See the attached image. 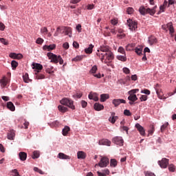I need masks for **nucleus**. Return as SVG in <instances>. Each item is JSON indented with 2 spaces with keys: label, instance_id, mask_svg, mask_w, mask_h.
Segmentation results:
<instances>
[{
  "label": "nucleus",
  "instance_id": "1",
  "mask_svg": "<svg viewBox=\"0 0 176 176\" xmlns=\"http://www.w3.org/2000/svg\"><path fill=\"white\" fill-rule=\"evenodd\" d=\"M96 56H98L100 61L107 64L108 67L112 65L111 63H112V60L115 58L113 53L111 51L106 53L96 52Z\"/></svg>",
  "mask_w": 176,
  "mask_h": 176
},
{
  "label": "nucleus",
  "instance_id": "2",
  "mask_svg": "<svg viewBox=\"0 0 176 176\" xmlns=\"http://www.w3.org/2000/svg\"><path fill=\"white\" fill-rule=\"evenodd\" d=\"M47 57L51 60V63H54V64H59L63 65L64 64V60L61 58V56H57L52 52H48L47 54Z\"/></svg>",
  "mask_w": 176,
  "mask_h": 176
},
{
  "label": "nucleus",
  "instance_id": "3",
  "mask_svg": "<svg viewBox=\"0 0 176 176\" xmlns=\"http://www.w3.org/2000/svg\"><path fill=\"white\" fill-rule=\"evenodd\" d=\"M157 8V6H154L153 8H146L144 6H141L139 8V12L140 14L144 15V14H151V16H153L155 13H156V8Z\"/></svg>",
  "mask_w": 176,
  "mask_h": 176
},
{
  "label": "nucleus",
  "instance_id": "4",
  "mask_svg": "<svg viewBox=\"0 0 176 176\" xmlns=\"http://www.w3.org/2000/svg\"><path fill=\"white\" fill-rule=\"evenodd\" d=\"M160 85L159 84H157L155 85V91L157 93V96H158V98L160 100H166V98H168V97H171V96H174L175 93L173 92H169L168 93V96H163V93H162V89H159L157 87H159Z\"/></svg>",
  "mask_w": 176,
  "mask_h": 176
},
{
  "label": "nucleus",
  "instance_id": "5",
  "mask_svg": "<svg viewBox=\"0 0 176 176\" xmlns=\"http://www.w3.org/2000/svg\"><path fill=\"white\" fill-rule=\"evenodd\" d=\"M62 105H65L71 109H75V105H74V100L68 98H64L60 101Z\"/></svg>",
  "mask_w": 176,
  "mask_h": 176
},
{
  "label": "nucleus",
  "instance_id": "6",
  "mask_svg": "<svg viewBox=\"0 0 176 176\" xmlns=\"http://www.w3.org/2000/svg\"><path fill=\"white\" fill-rule=\"evenodd\" d=\"M126 24L129 26V30H131V31H135V30H137L138 28L137 22L131 19H128Z\"/></svg>",
  "mask_w": 176,
  "mask_h": 176
},
{
  "label": "nucleus",
  "instance_id": "7",
  "mask_svg": "<svg viewBox=\"0 0 176 176\" xmlns=\"http://www.w3.org/2000/svg\"><path fill=\"white\" fill-rule=\"evenodd\" d=\"M112 142L116 145H119V146H123V143L124 142L123 138L120 136H116L113 138Z\"/></svg>",
  "mask_w": 176,
  "mask_h": 176
},
{
  "label": "nucleus",
  "instance_id": "8",
  "mask_svg": "<svg viewBox=\"0 0 176 176\" xmlns=\"http://www.w3.org/2000/svg\"><path fill=\"white\" fill-rule=\"evenodd\" d=\"M109 164V159L107 157H102L98 163L99 167H107Z\"/></svg>",
  "mask_w": 176,
  "mask_h": 176
},
{
  "label": "nucleus",
  "instance_id": "9",
  "mask_svg": "<svg viewBox=\"0 0 176 176\" xmlns=\"http://www.w3.org/2000/svg\"><path fill=\"white\" fill-rule=\"evenodd\" d=\"M158 164L162 168H167V166H168V159L162 158L161 161H158Z\"/></svg>",
  "mask_w": 176,
  "mask_h": 176
},
{
  "label": "nucleus",
  "instance_id": "10",
  "mask_svg": "<svg viewBox=\"0 0 176 176\" xmlns=\"http://www.w3.org/2000/svg\"><path fill=\"white\" fill-rule=\"evenodd\" d=\"M108 52H111V48L108 45H101L98 50L97 53H108Z\"/></svg>",
  "mask_w": 176,
  "mask_h": 176
},
{
  "label": "nucleus",
  "instance_id": "11",
  "mask_svg": "<svg viewBox=\"0 0 176 176\" xmlns=\"http://www.w3.org/2000/svg\"><path fill=\"white\" fill-rule=\"evenodd\" d=\"M112 104L114 107H118L120 104H126V101L123 99H113L112 100Z\"/></svg>",
  "mask_w": 176,
  "mask_h": 176
},
{
  "label": "nucleus",
  "instance_id": "12",
  "mask_svg": "<svg viewBox=\"0 0 176 176\" xmlns=\"http://www.w3.org/2000/svg\"><path fill=\"white\" fill-rule=\"evenodd\" d=\"M33 69L34 70L35 73H39L41 69H43V66L39 63H32Z\"/></svg>",
  "mask_w": 176,
  "mask_h": 176
},
{
  "label": "nucleus",
  "instance_id": "13",
  "mask_svg": "<svg viewBox=\"0 0 176 176\" xmlns=\"http://www.w3.org/2000/svg\"><path fill=\"white\" fill-rule=\"evenodd\" d=\"M62 30L65 32V35H69V38H71L72 35V28L68 26H62Z\"/></svg>",
  "mask_w": 176,
  "mask_h": 176
},
{
  "label": "nucleus",
  "instance_id": "14",
  "mask_svg": "<svg viewBox=\"0 0 176 176\" xmlns=\"http://www.w3.org/2000/svg\"><path fill=\"white\" fill-rule=\"evenodd\" d=\"M10 57L14 60H21V58H23V54L12 52L10 54Z\"/></svg>",
  "mask_w": 176,
  "mask_h": 176
},
{
  "label": "nucleus",
  "instance_id": "15",
  "mask_svg": "<svg viewBox=\"0 0 176 176\" xmlns=\"http://www.w3.org/2000/svg\"><path fill=\"white\" fill-rule=\"evenodd\" d=\"M166 27L169 30V34L170 36L172 37L174 36L175 30H174V26H173V23L172 22L168 23L166 24Z\"/></svg>",
  "mask_w": 176,
  "mask_h": 176
},
{
  "label": "nucleus",
  "instance_id": "16",
  "mask_svg": "<svg viewBox=\"0 0 176 176\" xmlns=\"http://www.w3.org/2000/svg\"><path fill=\"white\" fill-rule=\"evenodd\" d=\"M135 127L138 131H139L140 135H145V129L142 127V126H141V124L138 123L135 124Z\"/></svg>",
  "mask_w": 176,
  "mask_h": 176
},
{
  "label": "nucleus",
  "instance_id": "17",
  "mask_svg": "<svg viewBox=\"0 0 176 176\" xmlns=\"http://www.w3.org/2000/svg\"><path fill=\"white\" fill-rule=\"evenodd\" d=\"M15 135H16V131H14V130H10L8 133L7 138L8 140H14Z\"/></svg>",
  "mask_w": 176,
  "mask_h": 176
},
{
  "label": "nucleus",
  "instance_id": "18",
  "mask_svg": "<svg viewBox=\"0 0 176 176\" xmlns=\"http://www.w3.org/2000/svg\"><path fill=\"white\" fill-rule=\"evenodd\" d=\"M115 112L111 113V117L109 118V121L111 122L113 124H115L116 120L119 119V117L115 116Z\"/></svg>",
  "mask_w": 176,
  "mask_h": 176
},
{
  "label": "nucleus",
  "instance_id": "19",
  "mask_svg": "<svg viewBox=\"0 0 176 176\" xmlns=\"http://www.w3.org/2000/svg\"><path fill=\"white\" fill-rule=\"evenodd\" d=\"M128 94H129V96L128 97V100L129 101L135 102V101H137V100H138V98H137V95H135V94L128 93Z\"/></svg>",
  "mask_w": 176,
  "mask_h": 176
},
{
  "label": "nucleus",
  "instance_id": "20",
  "mask_svg": "<svg viewBox=\"0 0 176 176\" xmlns=\"http://www.w3.org/2000/svg\"><path fill=\"white\" fill-rule=\"evenodd\" d=\"M99 145H106L107 146H111V141L108 139H102L99 141Z\"/></svg>",
  "mask_w": 176,
  "mask_h": 176
},
{
  "label": "nucleus",
  "instance_id": "21",
  "mask_svg": "<svg viewBox=\"0 0 176 176\" xmlns=\"http://www.w3.org/2000/svg\"><path fill=\"white\" fill-rule=\"evenodd\" d=\"M43 49V50H48V52H50V50H54L56 49V45L52 44L50 45H44Z\"/></svg>",
  "mask_w": 176,
  "mask_h": 176
},
{
  "label": "nucleus",
  "instance_id": "22",
  "mask_svg": "<svg viewBox=\"0 0 176 176\" xmlns=\"http://www.w3.org/2000/svg\"><path fill=\"white\" fill-rule=\"evenodd\" d=\"M148 43L151 45H154V43H157V38L153 36L148 37Z\"/></svg>",
  "mask_w": 176,
  "mask_h": 176
},
{
  "label": "nucleus",
  "instance_id": "23",
  "mask_svg": "<svg viewBox=\"0 0 176 176\" xmlns=\"http://www.w3.org/2000/svg\"><path fill=\"white\" fill-rule=\"evenodd\" d=\"M8 82L9 81L8 80V78L6 77H3L2 79L0 80L1 87H6Z\"/></svg>",
  "mask_w": 176,
  "mask_h": 176
},
{
  "label": "nucleus",
  "instance_id": "24",
  "mask_svg": "<svg viewBox=\"0 0 176 176\" xmlns=\"http://www.w3.org/2000/svg\"><path fill=\"white\" fill-rule=\"evenodd\" d=\"M109 98V94H102L100 95V102H105Z\"/></svg>",
  "mask_w": 176,
  "mask_h": 176
},
{
  "label": "nucleus",
  "instance_id": "25",
  "mask_svg": "<svg viewBox=\"0 0 176 176\" xmlns=\"http://www.w3.org/2000/svg\"><path fill=\"white\" fill-rule=\"evenodd\" d=\"M19 159L22 162H25V160H27V153L25 152H20L19 154Z\"/></svg>",
  "mask_w": 176,
  "mask_h": 176
},
{
  "label": "nucleus",
  "instance_id": "26",
  "mask_svg": "<svg viewBox=\"0 0 176 176\" xmlns=\"http://www.w3.org/2000/svg\"><path fill=\"white\" fill-rule=\"evenodd\" d=\"M7 108L10 109V111H12V112L16 111V107L12 102H7Z\"/></svg>",
  "mask_w": 176,
  "mask_h": 176
},
{
  "label": "nucleus",
  "instance_id": "27",
  "mask_svg": "<svg viewBox=\"0 0 176 176\" xmlns=\"http://www.w3.org/2000/svg\"><path fill=\"white\" fill-rule=\"evenodd\" d=\"M93 47H94V45L90 44L88 48L85 49V52L87 54H91L93 53Z\"/></svg>",
  "mask_w": 176,
  "mask_h": 176
},
{
  "label": "nucleus",
  "instance_id": "28",
  "mask_svg": "<svg viewBox=\"0 0 176 176\" xmlns=\"http://www.w3.org/2000/svg\"><path fill=\"white\" fill-rule=\"evenodd\" d=\"M94 108L96 111H102V109H104V105L100 103H95Z\"/></svg>",
  "mask_w": 176,
  "mask_h": 176
},
{
  "label": "nucleus",
  "instance_id": "29",
  "mask_svg": "<svg viewBox=\"0 0 176 176\" xmlns=\"http://www.w3.org/2000/svg\"><path fill=\"white\" fill-rule=\"evenodd\" d=\"M116 58H117V60H119L120 61H122V63L127 61V57L126 56V54L118 55L116 56Z\"/></svg>",
  "mask_w": 176,
  "mask_h": 176
},
{
  "label": "nucleus",
  "instance_id": "30",
  "mask_svg": "<svg viewBox=\"0 0 176 176\" xmlns=\"http://www.w3.org/2000/svg\"><path fill=\"white\" fill-rule=\"evenodd\" d=\"M89 100H94V101H98V96L97 94H89L88 96Z\"/></svg>",
  "mask_w": 176,
  "mask_h": 176
},
{
  "label": "nucleus",
  "instance_id": "31",
  "mask_svg": "<svg viewBox=\"0 0 176 176\" xmlns=\"http://www.w3.org/2000/svg\"><path fill=\"white\" fill-rule=\"evenodd\" d=\"M58 157L59 159H62V160H69V159H71V157L64 154L63 153H59L58 155Z\"/></svg>",
  "mask_w": 176,
  "mask_h": 176
},
{
  "label": "nucleus",
  "instance_id": "32",
  "mask_svg": "<svg viewBox=\"0 0 176 176\" xmlns=\"http://www.w3.org/2000/svg\"><path fill=\"white\" fill-rule=\"evenodd\" d=\"M78 159H86V153L83 151H78L77 153Z\"/></svg>",
  "mask_w": 176,
  "mask_h": 176
},
{
  "label": "nucleus",
  "instance_id": "33",
  "mask_svg": "<svg viewBox=\"0 0 176 176\" xmlns=\"http://www.w3.org/2000/svg\"><path fill=\"white\" fill-rule=\"evenodd\" d=\"M134 47H135V43L128 44L126 46V50L127 52H131V50H133L134 49Z\"/></svg>",
  "mask_w": 176,
  "mask_h": 176
},
{
  "label": "nucleus",
  "instance_id": "34",
  "mask_svg": "<svg viewBox=\"0 0 176 176\" xmlns=\"http://www.w3.org/2000/svg\"><path fill=\"white\" fill-rule=\"evenodd\" d=\"M58 111H60V112H62L63 113H65V112L68 111V108L63 105H58Z\"/></svg>",
  "mask_w": 176,
  "mask_h": 176
},
{
  "label": "nucleus",
  "instance_id": "35",
  "mask_svg": "<svg viewBox=\"0 0 176 176\" xmlns=\"http://www.w3.org/2000/svg\"><path fill=\"white\" fill-rule=\"evenodd\" d=\"M23 81L25 83H30L31 82V80L30 79V77L28 76V74L26 73L24 76H23Z\"/></svg>",
  "mask_w": 176,
  "mask_h": 176
},
{
  "label": "nucleus",
  "instance_id": "36",
  "mask_svg": "<svg viewBox=\"0 0 176 176\" xmlns=\"http://www.w3.org/2000/svg\"><path fill=\"white\" fill-rule=\"evenodd\" d=\"M110 166L111 167H116V166H118V161L115 159H111L110 161Z\"/></svg>",
  "mask_w": 176,
  "mask_h": 176
},
{
  "label": "nucleus",
  "instance_id": "37",
  "mask_svg": "<svg viewBox=\"0 0 176 176\" xmlns=\"http://www.w3.org/2000/svg\"><path fill=\"white\" fill-rule=\"evenodd\" d=\"M50 127H58V126H60V122L58 120L54 121L53 122L50 124Z\"/></svg>",
  "mask_w": 176,
  "mask_h": 176
},
{
  "label": "nucleus",
  "instance_id": "38",
  "mask_svg": "<svg viewBox=\"0 0 176 176\" xmlns=\"http://www.w3.org/2000/svg\"><path fill=\"white\" fill-rule=\"evenodd\" d=\"M11 66L12 69H16V68H17V67H19V63H17V61L16 60H12L11 62Z\"/></svg>",
  "mask_w": 176,
  "mask_h": 176
},
{
  "label": "nucleus",
  "instance_id": "39",
  "mask_svg": "<svg viewBox=\"0 0 176 176\" xmlns=\"http://www.w3.org/2000/svg\"><path fill=\"white\" fill-rule=\"evenodd\" d=\"M70 128L68 126H65V128L63 129V135H67L68 134V132L69 131Z\"/></svg>",
  "mask_w": 176,
  "mask_h": 176
},
{
  "label": "nucleus",
  "instance_id": "40",
  "mask_svg": "<svg viewBox=\"0 0 176 176\" xmlns=\"http://www.w3.org/2000/svg\"><path fill=\"white\" fill-rule=\"evenodd\" d=\"M36 75V79L39 80V79H45V75L39 73H35Z\"/></svg>",
  "mask_w": 176,
  "mask_h": 176
},
{
  "label": "nucleus",
  "instance_id": "41",
  "mask_svg": "<svg viewBox=\"0 0 176 176\" xmlns=\"http://www.w3.org/2000/svg\"><path fill=\"white\" fill-rule=\"evenodd\" d=\"M135 52L138 54V56H141V54H142V48L141 47H136L135 49Z\"/></svg>",
  "mask_w": 176,
  "mask_h": 176
},
{
  "label": "nucleus",
  "instance_id": "42",
  "mask_svg": "<svg viewBox=\"0 0 176 176\" xmlns=\"http://www.w3.org/2000/svg\"><path fill=\"white\" fill-rule=\"evenodd\" d=\"M155 133V126L150 125V129L148 130V135H152Z\"/></svg>",
  "mask_w": 176,
  "mask_h": 176
},
{
  "label": "nucleus",
  "instance_id": "43",
  "mask_svg": "<svg viewBox=\"0 0 176 176\" xmlns=\"http://www.w3.org/2000/svg\"><path fill=\"white\" fill-rule=\"evenodd\" d=\"M11 173H12V176H20V174L19 173V171L17 169H13L11 170Z\"/></svg>",
  "mask_w": 176,
  "mask_h": 176
},
{
  "label": "nucleus",
  "instance_id": "44",
  "mask_svg": "<svg viewBox=\"0 0 176 176\" xmlns=\"http://www.w3.org/2000/svg\"><path fill=\"white\" fill-rule=\"evenodd\" d=\"M97 65H94L92 68L90 69L89 72L90 74H96L97 72Z\"/></svg>",
  "mask_w": 176,
  "mask_h": 176
},
{
  "label": "nucleus",
  "instance_id": "45",
  "mask_svg": "<svg viewBox=\"0 0 176 176\" xmlns=\"http://www.w3.org/2000/svg\"><path fill=\"white\" fill-rule=\"evenodd\" d=\"M49 30H47V28L46 27H43L41 29V34H44V35H46V34H47Z\"/></svg>",
  "mask_w": 176,
  "mask_h": 176
},
{
  "label": "nucleus",
  "instance_id": "46",
  "mask_svg": "<svg viewBox=\"0 0 176 176\" xmlns=\"http://www.w3.org/2000/svg\"><path fill=\"white\" fill-rule=\"evenodd\" d=\"M168 170H169V171L174 173V171H175V166H174V164H170L168 166Z\"/></svg>",
  "mask_w": 176,
  "mask_h": 176
},
{
  "label": "nucleus",
  "instance_id": "47",
  "mask_svg": "<svg viewBox=\"0 0 176 176\" xmlns=\"http://www.w3.org/2000/svg\"><path fill=\"white\" fill-rule=\"evenodd\" d=\"M39 157V151H34L32 159H38Z\"/></svg>",
  "mask_w": 176,
  "mask_h": 176
},
{
  "label": "nucleus",
  "instance_id": "48",
  "mask_svg": "<svg viewBox=\"0 0 176 176\" xmlns=\"http://www.w3.org/2000/svg\"><path fill=\"white\" fill-rule=\"evenodd\" d=\"M118 53H121V54H126V51L123 47H120L118 50Z\"/></svg>",
  "mask_w": 176,
  "mask_h": 176
},
{
  "label": "nucleus",
  "instance_id": "49",
  "mask_svg": "<svg viewBox=\"0 0 176 176\" xmlns=\"http://www.w3.org/2000/svg\"><path fill=\"white\" fill-rule=\"evenodd\" d=\"M34 171H36V173H38V174H41L42 175L45 174V173H43V171H42V170L39 169V168L38 167H34Z\"/></svg>",
  "mask_w": 176,
  "mask_h": 176
},
{
  "label": "nucleus",
  "instance_id": "50",
  "mask_svg": "<svg viewBox=\"0 0 176 176\" xmlns=\"http://www.w3.org/2000/svg\"><path fill=\"white\" fill-rule=\"evenodd\" d=\"M83 60V56H78L76 58H73V61H81Z\"/></svg>",
  "mask_w": 176,
  "mask_h": 176
},
{
  "label": "nucleus",
  "instance_id": "51",
  "mask_svg": "<svg viewBox=\"0 0 176 176\" xmlns=\"http://www.w3.org/2000/svg\"><path fill=\"white\" fill-rule=\"evenodd\" d=\"M0 42L3 43V45H9V43L4 38H0Z\"/></svg>",
  "mask_w": 176,
  "mask_h": 176
},
{
  "label": "nucleus",
  "instance_id": "52",
  "mask_svg": "<svg viewBox=\"0 0 176 176\" xmlns=\"http://www.w3.org/2000/svg\"><path fill=\"white\" fill-rule=\"evenodd\" d=\"M141 93L144 94H146L147 96H149V94H151V91H149V89H144L141 91Z\"/></svg>",
  "mask_w": 176,
  "mask_h": 176
},
{
  "label": "nucleus",
  "instance_id": "53",
  "mask_svg": "<svg viewBox=\"0 0 176 176\" xmlns=\"http://www.w3.org/2000/svg\"><path fill=\"white\" fill-rule=\"evenodd\" d=\"M140 100L141 102L146 101V100H148V96H146V95H142L141 97L140 98Z\"/></svg>",
  "mask_w": 176,
  "mask_h": 176
},
{
  "label": "nucleus",
  "instance_id": "54",
  "mask_svg": "<svg viewBox=\"0 0 176 176\" xmlns=\"http://www.w3.org/2000/svg\"><path fill=\"white\" fill-rule=\"evenodd\" d=\"M167 126H168V122H166L164 124L161 126V131L162 133H163V131H164V130H166V129L167 128Z\"/></svg>",
  "mask_w": 176,
  "mask_h": 176
},
{
  "label": "nucleus",
  "instance_id": "55",
  "mask_svg": "<svg viewBox=\"0 0 176 176\" xmlns=\"http://www.w3.org/2000/svg\"><path fill=\"white\" fill-rule=\"evenodd\" d=\"M124 115H125V116H131V112H130V110L125 109L124 111Z\"/></svg>",
  "mask_w": 176,
  "mask_h": 176
},
{
  "label": "nucleus",
  "instance_id": "56",
  "mask_svg": "<svg viewBox=\"0 0 176 176\" xmlns=\"http://www.w3.org/2000/svg\"><path fill=\"white\" fill-rule=\"evenodd\" d=\"M124 74H126V75H129L130 74V69L127 67H124L122 69Z\"/></svg>",
  "mask_w": 176,
  "mask_h": 176
},
{
  "label": "nucleus",
  "instance_id": "57",
  "mask_svg": "<svg viewBox=\"0 0 176 176\" xmlns=\"http://www.w3.org/2000/svg\"><path fill=\"white\" fill-rule=\"evenodd\" d=\"M120 129H122L123 131H126V134H129V127L126 126H121Z\"/></svg>",
  "mask_w": 176,
  "mask_h": 176
},
{
  "label": "nucleus",
  "instance_id": "58",
  "mask_svg": "<svg viewBox=\"0 0 176 176\" xmlns=\"http://www.w3.org/2000/svg\"><path fill=\"white\" fill-rule=\"evenodd\" d=\"M126 12L128 14H132L133 12H134V9H133V8L129 7L127 8Z\"/></svg>",
  "mask_w": 176,
  "mask_h": 176
},
{
  "label": "nucleus",
  "instance_id": "59",
  "mask_svg": "<svg viewBox=\"0 0 176 176\" xmlns=\"http://www.w3.org/2000/svg\"><path fill=\"white\" fill-rule=\"evenodd\" d=\"M82 96H83V94L82 93H77L76 94L74 95L73 97L74 98H80L82 97Z\"/></svg>",
  "mask_w": 176,
  "mask_h": 176
},
{
  "label": "nucleus",
  "instance_id": "60",
  "mask_svg": "<svg viewBox=\"0 0 176 176\" xmlns=\"http://www.w3.org/2000/svg\"><path fill=\"white\" fill-rule=\"evenodd\" d=\"M36 43H38V45H42V43H43V38H38L36 39Z\"/></svg>",
  "mask_w": 176,
  "mask_h": 176
},
{
  "label": "nucleus",
  "instance_id": "61",
  "mask_svg": "<svg viewBox=\"0 0 176 176\" xmlns=\"http://www.w3.org/2000/svg\"><path fill=\"white\" fill-rule=\"evenodd\" d=\"M81 106H82V108H86V107H87V102H86L85 100H82Z\"/></svg>",
  "mask_w": 176,
  "mask_h": 176
},
{
  "label": "nucleus",
  "instance_id": "62",
  "mask_svg": "<svg viewBox=\"0 0 176 176\" xmlns=\"http://www.w3.org/2000/svg\"><path fill=\"white\" fill-rule=\"evenodd\" d=\"M5 24L3 23L0 22V31H5Z\"/></svg>",
  "mask_w": 176,
  "mask_h": 176
},
{
  "label": "nucleus",
  "instance_id": "63",
  "mask_svg": "<svg viewBox=\"0 0 176 176\" xmlns=\"http://www.w3.org/2000/svg\"><path fill=\"white\" fill-rule=\"evenodd\" d=\"M111 24H113V25H116V24H118V19H113L111 20Z\"/></svg>",
  "mask_w": 176,
  "mask_h": 176
},
{
  "label": "nucleus",
  "instance_id": "64",
  "mask_svg": "<svg viewBox=\"0 0 176 176\" xmlns=\"http://www.w3.org/2000/svg\"><path fill=\"white\" fill-rule=\"evenodd\" d=\"M145 176H156V175H155V173L152 172L147 171L145 173Z\"/></svg>",
  "mask_w": 176,
  "mask_h": 176
}]
</instances>
